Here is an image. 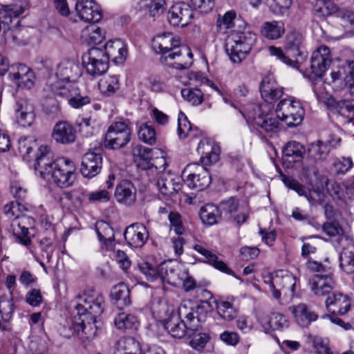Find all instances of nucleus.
Wrapping results in <instances>:
<instances>
[{"instance_id":"3","label":"nucleus","mask_w":354,"mask_h":354,"mask_svg":"<svg viewBox=\"0 0 354 354\" xmlns=\"http://www.w3.org/2000/svg\"><path fill=\"white\" fill-rule=\"evenodd\" d=\"M157 313L164 319L165 328L173 337L182 338L189 331H196L201 327L199 319L185 305H180L176 312L174 306L162 301L159 304Z\"/></svg>"},{"instance_id":"38","label":"nucleus","mask_w":354,"mask_h":354,"mask_svg":"<svg viewBox=\"0 0 354 354\" xmlns=\"http://www.w3.org/2000/svg\"><path fill=\"white\" fill-rule=\"evenodd\" d=\"M111 297L119 308L127 306L131 304L129 290L124 283H119L112 288Z\"/></svg>"},{"instance_id":"55","label":"nucleus","mask_w":354,"mask_h":354,"mask_svg":"<svg viewBox=\"0 0 354 354\" xmlns=\"http://www.w3.org/2000/svg\"><path fill=\"white\" fill-rule=\"evenodd\" d=\"M26 210V207L19 201H10L4 206V214L10 220L25 215Z\"/></svg>"},{"instance_id":"41","label":"nucleus","mask_w":354,"mask_h":354,"mask_svg":"<svg viewBox=\"0 0 354 354\" xmlns=\"http://www.w3.org/2000/svg\"><path fill=\"white\" fill-rule=\"evenodd\" d=\"M330 151L329 146L326 143L317 141L310 145L308 149V158L314 162L324 160Z\"/></svg>"},{"instance_id":"4","label":"nucleus","mask_w":354,"mask_h":354,"mask_svg":"<svg viewBox=\"0 0 354 354\" xmlns=\"http://www.w3.org/2000/svg\"><path fill=\"white\" fill-rule=\"evenodd\" d=\"M255 39L256 35L245 28L233 30L229 35L227 48L232 62L241 63L250 51Z\"/></svg>"},{"instance_id":"13","label":"nucleus","mask_w":354,"mask_h":354,"mask_svg":"<svg viewBox=\"0 0 354 354\" xmlns=\"http://www.w3.org/2000/svg\"><path fill=\"white\" fill-rule=\"evenodd\" d=\"M162 195L172 196L181 189L180 178L171 172H160L152 180Z\"/></svg>"},{"instance_id":"18","label":"nucleus","mask_w":354,"mask_h":354,"mask_svg":"<svg viewBox=\"0 0 354 354\" xmlns=\"http://www.w3.org/2000/svg\"><path fill=\"white\" fill-rule=\"evenodd\" d=\"M316 12L321 16H329L335 14L339 19L354 22V12L348 9H339L337 6L330 0H323L317 3Z\"/></svg>"},{"instance_id":"58","label":"nucleus","mask_w":354,"mask_h":354,"mask_svg":"<svg viewBox=\"0 0 354 354\" xmlns=\"http://www.w3.org/2000/svg\"><path fill=\"white\" fill-rule=\"evenodd\" d=\"M308 339L319 354H333L326 339L313 335H309Z\"/></svg>"},{"instance_id":"12","label":"nucleus","mask_w":354,"mask_h":354,"mask_svg":"<svg viewBox=\"0 0 354 354\" xmlns=\"http://www.w3.org/2000/svg\"><path fill=\"white\" fill-rule=\"evenodd\" d=\"M332 62V55L329 48L322 45L318 47L312 54L310 68L313 73L321 77L328 68Z\"/></svg>"},{"instance_id":"48","label":"nucleus","mask_w":354,"mask_h":354,"mask_svg":"<svg viewBox=\"0 0 354 354\" xmlns=\"http://www.w3.org/2000/svg\"><path fill=\"white\" fill-rule=\"evenodd\" d=\"M57 202L62 208L68 210L77 207L82 203L80 197L72 192H66L62 193L57 198Z\"/></svg>"},{"instance_id":"23","label":"nucleus","mask_w":354,"mask_h":354,"mask_svg":"<svg viewBox=\"0 0 354 354\" xmlns=\"http://www.w3.org/2000/svg\"><path fill=\"white\" fill-rule=\"evenodd\" d=\"M104 53L108 58L116 64H122L127 56V48L126 44L120 39H111L107 41L103 49Z\"/></svg>"},{"instance_id":"5","label":"nucleus","mask_w":354,"mask_h":354,"mask_svg":"<svg viewBox=\"0 0 354 354\" xmlns=\"http://www.w3.org/2000/svg\"><path fill=\"white\" fill-rule=\"evenodd\" d=\"M265 283L269 284L272 297L279 299L281 295L292 298L295 294L296 277L287 270H278L265 277Z\"/></svg>"},{"instance_id":"57","label":"nucleus","mask_w":354,"mask_h":354,"mask_svg":"<svg viewBox=\"0 0 354 354\" xmlns=\"http://www.w3.org/2000/svg\"><path fill=\"white\" fill-rule=\"evenodd\" d=\"M304 41V36L301 32L292 30L287 35V47L298 51Z\"/></svg>"},{"instance_id":"63","label":"nucleus","mask_w":354,"mask_h":354,"mask_svg":"<svg viewBox=\"0 0 354 354\" xmlns=\"http://www.w3.org/2000/svg\"><path fill=\"white\" fill-rule=\"evenodd\" d=\"M36 146L32 138H21L19 140V151L24 158H28Z\"/></svg>"},{"instance_id":"15","label":"nucleus","mask_w":354,"mask_h":354,"mask_svg":"<svg viewBox=\"0 0 354 354\" xmlns=\"http://www.w3.org/2000/svg\"><path fill=\"white\" fill-rule=\"evenodd\" d=\"M314 93L319 101L325 102L331 109L337 111L343 116L354 120V100L336 101L332 97H326V94L319 93L317 86L314 88Z\"/></svg>"},{"instance_id":"27","label":"nucleus","mask_w":354,"mask_h":354,"mask_svg":"<svg viewBox=\"0 0 354 354\" xmlns=\"http://www.w3.org/2000/svg\"><path fill=\"white\" fill-rule=\"evenodd\" d=\"M261 97L265 101L272 102L281 98L283 94V89L279 86L272 76L265 77L261 84Z\"/></svg>"},{"instance_id":"16","label":"nucleus","mask_w":354,"mask_h":354,"mask_svg":"<svg viewBox=\"0 0 354 354\" xmlns=\"http://www.w3.org/2000/svg\"><path fill=\"white\" fill-rule=\"evenodd\" d=\"M160 272L161 281L174 286H178L187 275V270L174 264L171 261L160 264Z\"/></svg>"},{"instance_id":"62","label":"nucleus","mask_w":354,"mask_h":354,"mask_svg":"<svg viewBox=\"0 0 354 354\" xmlns=\"http://www.w3.org/2000/svg\"><path fill=\"white\" fill-rule=\"evenodd\" d=\"M88 201L94 203H105L111 198L110 193L105 189H99L88 194Z\"/></svg>"},{"instance_id":"11","label":"nucleus","mask_w":354,"mask_h":354,"mask_svg":"<svg viewBox=\"0 0 354 354\" xmlns=\"http://www.w3.org/2000/svg\"><path fill=\"white\" fill-rule=\"evenodd\" d=\"M75 11L84 22H100L102 19V9L93 0H77Z\"/></svg>"},{"instance_id":"64","label":"nucleus","mask_w":354,"mask_h":354,"mask_svg":"<svg viewBox=\"0 0 354 354\" xmlns=\"http://www.w3.org/2000/svg\"><path fill=\"white\" fill-rule=\"evenodd\" d=\"M46 351L44 341L38 337L32 338L27 346V354H43Z\"/></svg>"},{"instance_id":"36","label":"nucleus","mask_w":354,"mask_h":354,"mask_svg":"<svg viewBox=\"0 0 354 354\" xmlns=\"http://www.w3.org/2000/svg\"><path fill=\"white\" fill-rule=\"evenodd\" d=\"M194 11L187 5L176 4L173 6L167 12V19L189 22L194 17Z\"/></svg>"},{"instance_id":"60","label":"nucleus","mask_w":354,"mask_h":354,"mask_svg":"<svg viewBox=\"0 0 354 354\" xmlns=\"http://www.w3.org/2000/svg\"><path fill=\"white\" fill-rule=\"evenodd\" d=\"M169 221L170 223V230L174 231L177 235H183L185 232V229L183 224L181 216L176 212H171L169 214Z\"/></svg>"},{"instance_id":"44","label":"nucleus","mask_w":354,"mask_h":354,"mask_svg":"<svg viewBox=\"0 0 354 354\" xmlns=\"http://www.w3.org/2000/svg\"><path fill=\"white\" fill-rule=\"evenodd\" d=\"M140 343L133 337L120 338L115 344L114 354H124L128 351H140Z\"/></svg>"},{"instance_id":"46","label":"nucleus","mask_w":354,"mask_h":354,"mask_svg":"<svg viewBox=\"0 0 354 354\" xmlns=\"http://www.w3.org/2000/svg\"><path fill=\"white\" fill-rule=\"evenodd\" d=\"M165 0H150L145 5V14H148L153 21L160 20L159 18L165 11Z\"/></svg>"},{"instance_id":"29","label":"nucleus","mask_w":354,"mask_h":354,"mask_svg":"<svg viewBox=\"0 0 354 354\" xmlns=\"http://www.w3.org/2000/svg\"><path fill=\"white\" fill-rule=\"evenodd\" d=\"M289 311L294 316L296 322L302 327L308 326L318 318V315L303 303L290 306Z\"/></svg>"},{"instance_id":"14","label":"nucleus","mask_w":354,"mask_h":354,"mask_svg":"<svg viewBox=\"0 0 354 354\" xmlns=\"http://www.w3.org/2000/svg\"><path fill=\"white\" fill-rule=\"evenodd\" d=\"M34 224V220L26 215L20 216L11 220V230L16 240L21 244L28 246L31 240L28 236V229Z\"/></svg>"},{"instance_id":"49","label":"nucleus","mask_w":354,"mask_h":354,"mask_svg":"<svg viewBox=\"0 0 354 354\" xmlns=\"http://www.w3.org/2000/svg\"><path fill=\"white\" fill-rule=\"evenodd\" d=\"M339 266L346 274L354 272V251L349 248H345L339 255Z\"/></svg>"},{"instance_id":"7","label":"nucleus","mask_w":354,"mask_h":354,"mask_svg":"<svg viewBox=\"0 0 354 354\" xmlns=\"http://www.w3.org/2000/svg\"><path fill=\"white\" fill-rule=\"evenodd\" d=\"M182 45L180 37L169 32H163L156 35L152 40L153 50L161 55V59L174 60L181 56L182 50H177Z\"/></svg>"},{"instance_id":"6","label":"nucleus","mask_w":354,"mask_h":354,"mask_svg":"<svg viewBox=\"0 0 354 354\" xmlns=\"http://www.w3.org/2000/svg\"><path fill=\"white\" fill-rule=\"evenodd\" d=\"M275 113L277 118L288 127L299 125L305 114L300 101L292 97L281 100L276 106Z\"/></svg>"},{"instance_id":"30","label":"nucleus","mask_w":354,"mask_h":354,"mask_svg":"<svg viewBox=\"0 0 354 354\" xmlns=\"http://www.w3.org/2000/svg\"><path fill=\"white\" fill-rule=\"evenodd\" d=\"M10 80L18 87L30 88L34 85V72L25 65L20 64L17 71L9 74Z\"/></svg>"},{"instance_id":"35","label":"nucleus","mask_w":354,"mask_h":354,"mask_svg":"<svg viewBox=\"0 0 354 354\" xmlns=\"http://www.w3.org/2000/svg\"><path fill=\"white\" fill-rule=\"evenodd\" d=\"M194 249L205 258V262L214 266L216 269L225 273H231V270L227 267L225 263L218 260V257L213 252L198 244L195 245Z\"/></svg>"},{"instance_id":"52","label":"nucleus","mask_w":354,"mask_h":354,"mask_svg":"<svg viewBox=\"0 0 354 354\" xmlns=\"http://www.w3.org/2000/svg\"><path fill=\"white\" fill-rule=\"evenodd\" d=\"M77 88L71 83H64L57 80L52 85V91L55 95L68 100L73 95Z\"/></svg>"},{"instance_id":"61","label":"nucleus","mask_w":354,"mask_h":354,"mask_svg":"<svg viewBox=\"0 0 354 354\" xmlns=\"http://www.w3.org/2000/svg\"><path fill=\"white\" fill-rule=\"evenodd\" d=\"M265 1L274 14H283L291 5V0H265Z\"/></svg>"},{"instance_id":"21","label":"nucleus","mask_w":354,"mask_h":354,"mask_svg":"<svg viewBox=\"0 0 354 354\" xmlns=\"http://www.w3.org/2000/svg\"><path fill=\"white\" fill-rule=\"evenodd\" d=\"M124 236L129 245L140 248L147 241L149 232L145 225L140 223H136L126 228Z\"/></svg>"},{"instance_id":"19","label":"nucleus","mask_w":354,"mask_h":354,"mask_svg":"<svg viewBox=\"0 0 354 354\" xmlns=\"http://www.w3.org/2000/svg\"><path fill=\"white\" fill-rule=\"evenodd\" d=\"M325 304L328 312L334 315H344L351 310V299L346 295L333 292L328 296Z\"/></svg>"},{"instance_id":"1","label":"nucleus","mask_w":354,"mask_h":354,"mask_svg":"<svg viewBox=\"0 0 354 354\" xmlns=\"http://www.w3.org/2000/svg\"><path fill=\"white\" fill-rule=\"evenodd\" d=\"M73 329L82 340H90L95 337L98 329L99 317L103 312L102 296L93 288H86L76 298Z\"/></svg>"},{"instance_id":"9","label":"nucleus","mask_w":354,"mask_h":354,"mask_svg":"<svg viewBox=\"0 0 354 354\" xmlns=\"http://www.w3.org/2000/svg\"><path fill=\"white\" fill-rule=\"evenodd\" d=\"M182 178L189 187L197 191L205 189L211 183L208 171L198 163L187 165L182 172Z\"/></svg>"},{"instance_id":"28","label":"nucleus","mask_w":354,"mask_h":354,"mask_svg":"<svg viewBox=\"0 0 354 354\" xmlns=\"http://www.w3.org/2000/svg\"><path fill=\"white\" fill-rule=\"evenodd\" d=\"M114 195L118 203L131 205L136 200V189L131 182L122 180L116 186Z\"/></svg>"},{"instance_id":"31","label":"nucleus","mask_w":354,"mask_h":354,"mask_svg":"<svg viewBox=\"0 0 354 354\" xmlns=\"http://www.w3.org/2000/svg\"><path fill=\"white\" fill-rule=\"evenodd\" d=\"M312 291L318 296L328 294L334 286V281L330 274H315L309 281Z\"/></svg>"},{"instance_id":"45","label":"nucleus","mask_w":354,"mask_h":354,"mask_svg":"<svg viewBox=\"0 0 354 354\" xmlns=\"http://www.w3.org/2000/svg\"><path fill=\"white\" fill-rule=\"evenodd\" d=\"M138 136L140 140L149 145H153L156 142V130L149 122L142 123L139 126Z\"/></svg>"},{"instance_id":"32","label":"nucleus","mask_w":354,"mask_h":354,"mask_svg":"<svg viewBox=\"0 0 354 354\" xmlns=\"http://www.w3.org/2000/svg\"><path fill=\"white\" fill-rule=\"evenodd\" d=\"M16 113L17 122L21 127H30L33 123L35 117V107L28 100L19 102Z\"/></svg>"},{"instance_id":"2","label":"nucleus","mask_w":354,"mask_h":354,"mask_svg":"<svg viewBox=\"0 0 354 354\" xmlns=\"http://www.w3.org/2000/svg\"><path fill=\"white\" fill-rule=\"evenodd\" d=\"M48 152L47 146L39 148L35 165L37 175L46 180H52L61 188L72 186L76 178L74 162L64 158L53 160L48 157Z\"/></svg>"},{"instance_id":"53","label":"nucleus","mask_w":354,"mask_h":354,"mask_svg":"<svg viewBox=\"0 0 354 354\" xmlns=\"http://www.w3.org/2000/svg\"><path fill=\"white\" fill-rule=\"evenodd\" d=\"M95 230L100 241L112 243L114 239V233L113 229L107 223L104 221L97 222Z\"/></svg>"},{"instance_id":"26","label":"nucleus","mask_w":354,"mask_h":354,"mask_svg":"<svg viewBox=\"0 0 354 354\" xmlns=\"http://www.w3.org/2000/svg\"><path fill=\"white\" fill-rule=\"evenodd\" d=\"M102 158L101 154L88 152L83 156L81 172L84 177L93 178L98 174L102 168Z\"/></svg>"},{"instance_id":"17","label":"nucleus","mask_w":354,"mask_h":354,"mask_svg":"<svg viewBox=\"0 0 354 354\" xmlns=\"http://www.w3.org/2000/svg\"><path fill=\"white\" fill-rule=\"evenodd\" d=\"M266 108H268V106L263 105L259 108V114L252 118V122L255 126L272 136L279 131V123L278 118L272 113H263Z\"/></svg>"},{"instance_id":"33","label":"nucleus","mask_w":354,"mask_h":354,"mask_svg":"<svg viewBox=\"0 0 354 354\" xmlns=\"http://www.w3.org/2000/svg\"><path fill=\"white\" fill-rule=\"evenodd\" d=\"M305 149L302 145L296 141L289 142L283 149V162L288 167L299 162L304 156Z\"/></svg>"},{"instance_id":"59","label":"nucleus","mask_w":354,"mask_h":354,"mask_svg":"<svg viewBox=\"0 0 354 354\" xmlns=\"http://www.w3.org/2000/svg\"><path fill=\"white\" fill-rule=\"evenodd\" d=\"M281 180L286 187L294 190L299 196H305L306 198L308 190L297 180L286 175H281Z\"/></svg>"},{"instance_id":"43","label":"nucleus","mask_w":354,"mask_h":354,"mask_svg":"<svg viewBox=\"0 0 354 354\" xmlns=\"http://www.w3.org/2000/svg\"><path fill=\"white\" fill-rule=\"evenodd\" d=\"M98 86L100 91L108 96L113 95L120 88V82L116 75H106L100 79Z\"/></svg>"},{"instance_id":"25","label":"nucleus","mask_w":354,"mask_h":354,"mask_svg":"<svg viewBox=\"0 0 354 354\" xmlns=\"http://www.w3.org/2000/svg\"><path fill=\"white\" fill-rule=\"evenodd\" d=\"M52 138L57 143L68 145L75 140L76 130L71 123L61 121L54 126Z\"/></svg>"},{"instance_id":"37","label":"nucleus","mask_w":354,"mask_h":354,"mask_svg":"<svg viewBox=\"0 0 354 354\" xmlns=\"http://www.w3.org/2000/svg\"><path fill=\"white\" fill-rule=\"evenodd\" d=\"M105 37V31L97 24H88L82 31V38L88 44H100Z\"/></svg>"},{"instance_id":"20","label":"nucleus","mask_w":354,"mask_h":354,"mask_svg":"<svg viewBox=\"0 0 354 354\" xmlns=\"http://www.w3.org/2000/svg\"><path fill=\"white\" fill-rule=\"evenodd\" d=\"M197 151L201 155L200 160L204 165H211L219 160V147L207 138L200 140Z\"/></svg>"},{"instance_id":"54","label":"nucleus","mask_w":354,"mask_h":354,"mask_svg":"<svg viewBox=\"0 0 354 354\" xmlns=\"http://www.w3.org/2000/svg\"><path fill=\"white\" fill-rule=\"evenodd\" d=\"M216 309L221 317L226 321H232L236 316V309L229 301H221L217 302Z\"/></svg>"},{"instance_id":"22","label":"nucleus","mask_w":354,"mask_h":354,"mask_svg":"<svg viewBox=\"0 0 354 354\" xmlns=\"http://www.w3.org/2000/svg\"><path fill=\"white\" fill-rule=\"evenodd\" d=\"M81 75V71L77 64L71 60L60 62L56 68L55 76L57 80L64 83L76 81Z\"/></svg>"},{"instance_id":"10","label":"nucleus","mask_w":354,"mask_h":354,"mask_svg":"<svg viewBox=\"0 0 354 354\" xmlns=\"http://www.w3.org/2000/svg\"><path fill=\"white\" fill-rule=\"evenodd\" d=\"M82 60L86 72L93 76L103 74L109 68V62L102 48L89 49L84 53Z\"/></svg>"},{"instance_id":"47","label":"nucleus","mask_w":354,"mask_h":354,"mask_svg":"<svg viewBox=\"0 0 354 354\" xmlns=\"http://www.w3.org/2000/svg\"><path fill=\"white\" fill-rule=\"evenodd\" d=\"M283 24H264L262 26L261 34L269 39H277L285 33Z\"/></svg>"},{"instance_id":"40","label":"nucleus","mask_w":354,"mask_h":354,"mask_svg":"<svg viewBox=\"0 0 354 354\" xmlns=\"http://www.w3.org/2000/svg\"><path fill=\"white\" fill-rule=\"evenodd\" d=\"M200 218L204 224L212 225L216 224L221 217L218 208L213 204H206L200 209Z\"/></svg>"},{"instance_id":"34","label":"nucleus","mask_w":354,"mask_h":354,"mask_svg":"<svg viewBox=\"0 0 354 354\" xmlns=\"http://www.w3.org/2000/svg\"><path fill=\"white\" fill-rule=\"evenodd\" d=\"M259 322L266 330H283L288 327V320L280 313H272L270 315L259 317Z\"/></svg>"},{"instance_id":"51","label":"nucleus","mask_w":354,"mask_h":354,"mask_svg":"<svg viewBox=\"0 0 354 354\" xmlns=\"http://www.w3.org/2000/svg\"><path fill=\"white\" fill-rule=\"evenodd\" d=\"M138 266L148 281H154L158 279H160V265L154 266L147 261H142Z\"/></svg>"},{"instance_id":"24","label":"nucleus","mask_w":354,"mask_h":354,"mask_svg":"<svg viewBox=\"0 0 354 354\" xmlns=\"http://www.w3.org/2000/svg\"><path fill=\"white\" fill-rule=\"evenodd\" d=\"M330 83L344 80L345 86L349 93L354 95V61H351L339 67L330 73Z\"/></svg>"},{"instance_id":"42","label":"nucleus","mask_w":354,"mask_h":354,"mask_svg":"<svg viewBox=\"0 0 354 354\" xmlns=\"http://www.w3.org/2000/svg\"><path fill=\"white\" fill-rule=\"evenodd\" d=\"M178 132L181 139L194 138L200 133L198 129H193L187 116L182 112L178 114Z\"/></svg>"},{"instance_id":"8","label":"nucleus","mask_w":354,"mask_h":354,"mask_svg":"<svg viewBox=\"0 0 354 354\" xmlns=\"http://www.w3.org/2000/svg\"><path fill=\"white\" fill-rule=\"evenodd\" d=\"M131 137V131L129 120L113 122L107 129L104 146L110 149L123 148L130 142Z\"/></svg>"},{"instance_id":"50","label":"nucleus","mask_w":354,"mask_h":354,"mask_svg":"<svg viewBox=\"0 0 354 354\" xmlns=\"http://www.w3.org/2000/svg\"><path fill=\"white\" fill-rule=\"evenodd\" d=\"M181 95L185 101L193 106H198L204 100L203 93L200 89L196 88L182 89Z\"/></svg>"},{"instance_id":"39","label":"nucleus","mask_w":354,"mask_h":354,"mask_svg":"<svg viewBox=\"0 0 354 354\" xmlns=\"http://www.w3.org/2000/svg\"><path fill=\"white\" fill-rule=\"evenodd\" d=\"M115 327L120 330H136L140 324L137 317L131 314L120 313L114 319Z\"/></svg>"},{"instance_id":"56","label":"nucleus","mask_w":354,"mask_h":354,"mask_svg":"<svg viewBox=\"0 0 354 354\" xmlns=\"http://www.w3.org/2000/svg\"><path fill=\"white\" fill-rule=\"evenodd\" d=\"M148 164L149 165L147 168L148 175H156L158 176L160 171L166 172L165 169L167 166V162L166 159L162 156L153 159L152 162H149Z\"/></svg>"}]
</instances>
